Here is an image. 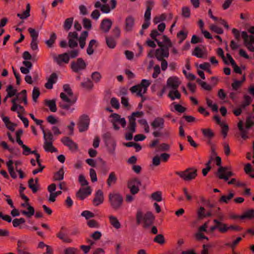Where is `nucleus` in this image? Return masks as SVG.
<instances>
[{"mask_svg": "<svg viewBox=\"0 0 254 254\" xmlns=\"http://www.w3.org/2000/svg\"><path fill=\"white\" fill-rule=\"evenodd\" d=\"M77 97L68 84H64V115L70 114L75 110L74 104Z\"/></svg>", "mask_w": 254, "mask_h": 254, "instance_id": "obj_1", "label": "nucleus"}, {"mask_svg": "<svg viewBox=\"0 0 254 254\" xmlns=\"http://www.w3.org/2000/svg\"><path fill=\"white\" fill-rule=\"evenodd\" d=\"M88 36V32L87 31L82 32L79 38L76 32H69L67 37V45L70 48H74L77 46L78 42H79L80 47L81 49H83Z\"/></svg>", "mask_w": 254, "mask_h": 254, "instance_id": "obj_2", "label": "nucleus"}, {"mask_svg": "<svg viewBox=\"0 0 254 254\" xmlns=\"http://www.w3.org/2000/svg\"><path fill=\"white\" fill-rule=\"evenodd\" d=\"M213 160L215 161L216 165L219 167L216 173L217 177L219 179L227 181L230 177L234 175L230 167L221 166V158L219 156H217Z\"/></svg>", "mask_w": 254, "mask_h": 254, "instance_id": "obj_3", "label": "nucleus"}, {"mask_svg": "<svg viewBox=\"0 0 254 254\" xmlns=\"http://www.w3.org/2000/svg\"><path fill=\"white\" fill-rule=\"evenodd\" d=\"M164 42L166 45L164 46L160 42H157L158 45L160 47L155 52V57L158 61H161L165 58H168L169 55V48L172 47V43L166 36H164Z\"/></svg>", "mask_w": 254, "mask_h": 254, "instance_id": "obj_4", "label": "nucleus"}, {"mask_svg": "<svg viewBox=\"0 0 254 254\" xmlns=\"http://www.w3.org/2000/svg\"><path fill=\"white\" fill-rule=\"evenodd\" d=\"M150 84L151 82L149 80L143 79L140 84L131 87L130 91L132 93H136L138 96L142 97L146 92L147 88Z\"/></svg>", "mask_w": 254, "mask_h": 254, "instance_id": "obj_5", "label": "nucleus"}, {"mask_svg": "<svg viewBox=\"0 0 254 254\" xmlns=\"http://www.w3.org/2000/svg\"><path fill=\"white\" fill-rule=\"evenodd\" d=\"M254 117L252 116H249L247 118L246 122V128H244L243 122L242 121H239L238 124V127L241 132V136L242 138L245 140L248 138V133L249 129L254 125Z\"/></svg>", "mask_w": 254, "mask_h": 254, "instance_id": "obj_6", "label": "nucleus"}, {"mask_svg": "<svg viewBox=\"0 0 254 254\" xmlns=\"http://www.w3.org/2000/svg\"><path fill=\"white\" fill-rule=\"evenodd\" d=\"M109 200L112 208L118 210L122 205L123 198L119 193L114 192L109 193Z\"/></svg>", "mask_w": 254, "mask_h": 254, "instance_id": "obj_7", "label": "nucleus"}, {"mask_svg": "<svg viewBox=\"0 0 254 254\" xmlns=\"http://www.w3.org/2000/svg\"><path fill=\"white\" fill-rule=\"evenodd\" d=\"M175 174L185 181H190L197 176V170L193 168H188L184 171H177Z\"/></svg>", "mask_w": 254, "mask_h": 254, "instance_id": "obj_8", "label": "nucleus"}, {"mask_svg": "<svg viewBox=\"0 0 254 254\" xmlns=\"http://www.w3.org/2000/svg\"><path fill=\"white\" fill-rule=\"evenodd\" d=\"M241 36L244 41V45L251 52H254V36L249 35L246 31H242Z\"/></svg>", "mask_w": 254, "mask_h": 254, "instance_id": "obj_9", "label": "nucleus"}, {"mask_svg": "<svg viewBox=\"0 0 254 254\" xmlns=\"http://www.w3.org/2000/svg\"><path fill=\"white\" fill-rule=\"evenodd\" d=\"M103 138L108 147L109 152L111 154H114L116 146V142L115 140L112 137L111 133L109 132L105 133L103 135Z\"/></svg>", "mask_w": 254, "mask_h": 254, "instance_id": "obj_10", "label": "nucleus"}, {"mask_svg": "<svg viewBox=\"0 0 254 254\" xmlns=\"http://www.w3.org/2000/svg\"><path fill=\"white\" fill-rule=\"evenodd\" d=\"M87 64L82 58H78L76 61H73L71 63V68L73 71L78 72L84 70Z\"/></svg>", "mask_w": 254, "mask_h": 254, "instance_id": "obj_11", "label": "nucleus"}, {"mask_svg": "<svg viewBox=\"0 0 254 254\" xmlns=\"http://www.w3.org/2000/svg\"><path fill=\"white\" fill-rule=\"evenodd\" d=\"M90 119L88 116L83 115L80 117L77 123V127L79 132H83L88 129Z\"/></svg>", "mask_w": 254, "mask_h": 254, "instance_id": "obj_12", "label": "nucleus"}, {"mask_svg": "<svg viewBox=\"0 0 254 254\" xmlns=\"http://www.w3.org/2000/svg\"><path fill=\"white\" fill-rule=\"evenodd\" d=\"M141 185L140 180L137 178H132L128 180L127 187L131 194H135L139 191V187Z\"/></svg>", "mask_w": 254, "mask_h": 254, "instance_id": "obj_13", "label": "nucleus"}, {"mask_svg": "<svg viewBox=\"0 0 254 254\" xmlns=\"http://www.w3.org/2000/svg\"><path fill=\"white\" fill-rule=\"evenodd\" d=\"M135 23L134 18L132 15H128L125 20L124 30L126 32L132 31Z\"/></svg>", "mask_w": 254, "mask_h": 254, "instance_id": "obj_14", "label": "nucleus"}, {"mask_svg": "<svg viewBox=\"0 0 254 254\" xmlns=\"http://www.w3.org/2000/svg\"><path fill=\"white\" fill-rule=\"evenodd\" d=\"M92 192V190L89 186L80 188L76 193V196L80 200H83Z\"/></svg>", "mask_w": 254, "mask_h": 254, "instance_id": "obj_15", "label": "nucleus"}, {"mask_svg": "<svg viewBox=\"0 0 254 254\" xmlns=\"http://www.w3.org/2000/svg\"><path fill=\"white\" fill-rule=\"evenodd\" d=\"M151 126L154 129H163L165 126V120L162 117H156L151 123Z\"/></svg>", "mask_w": 254, "mask_h": 254, "instance_id": "obj_16", "label": "nucleus"}, {"mask_svg": "<svg viewBox=\"0 0 254 254\" xmlns=\"http://www.w3.org/2000/svg\"><path fill=\"white\" fill-rule=\"evenodd\" d=\"M180 84V81L179 78L175 76L169 77L167 82V85L168 87L171 89H178L179 85Z\"/></svg>", "mask_w": 254, "mask_h": 254, "instance_id": "obj_17", "label": "nucleus"}, {"mask_svg": "<svg viewBox=\"0 0 254 254\" xmlns=\"http://www.w3.org/2000/svg\"><path fill=\"white\" fill-rule=\"evenodd\" d=\"M112 25V21L108 18L103 19L100 24V28L104 33H108Z\"/></svg>", "mask_w": 254, "mask_h": 254, "instance_id": "obj_18", "label": "nucleus"}, {"mask_svg": "<svg viewBox=\"0 0 254 254\" xmlns=\"http://www.w3.org/2000/svg\"><path fill=\"white\" fill-rule=\"evenodd\" d=\"M146 9L144 13V19L146 20H150L151 18V11L152 9L154 2L152 0H148L146 2Z\"/></svg>", "mask_w": 254, "mask_h": 254, "instance_id": "obj_19", "label": "nucleus"}, {"mask_svg": "<svg viewBox=\"0 0 254 254\" xmlns=\"http://www.w3.org/2000/svg\"><path fill=\"white\" fill-rule=\"evenodd\" d=\"M64 145L67 146L72 152L76 151L78 149L77 144L69 137H64Z\"/></svg>", "mask_w": 254, "mask_h": 254, "instance_id": "obj_20", "label": "nucleus"}, {"mask_svg": "<svg viewBox=\"0 0 254 254\" xmlns=\"http://www.w3.org/2000/svg\"><path fill=\"white\" fill-rule=\"evenodd\" d=\"M93 201L94 205L95 206H98L103 202V193L101 190H99L96 191Z\"/></svg>", "mask_w": 254, "mask_h": 254, "instance_id": "obj_21", "label": "nucleus"}, {"mask_svg": "<svg viewBox=\"0 0 254 254\" xmlns=\"http://www.w3.org/2000/svg\"><path fill=\"white\" fill-rule=\"evenodd\" d=\"M213 222L217 224V229L221 233H225L228 231V226L227 224L222 223L218 219H214Z\"/></svg>", "mask_w": 254, "mask_h": 254, "instance_id": "obj_22", "label": "nucleus"}, {"mask_svg": "<svg viewBox=\"0 0 254 254\" xmlns=\"http://www.w3.org/2000/svg\"><path fill=\"white\" fill-rule=\"evenodd\" d=\"M79 51L77 50H73L69 52L64 53V63H68L70 59H73L77 57Z\"/></svg>", "mask_w": 254, "mask_h": 254, "instance_id": "obj_23", "label": "nucleus"}, {"mask_svg": "<svg viewBox=\"0 0 254 254\" xmlns=\"http://www.w3.org/2000/svg\"><path fill=\"white\" fill-rule=\"evenodd\" d=\"M154 219V216L153 214L150 212H147L143 217V222L144 225L148 226L151 225Z\"/></svg>", "mask_w": 254, "mask_h": 254, "instance_id": "obj_24", "label": "nucleus"}, {"mask_svg": "<svg viewBox=\"0 0 254 254\" xmlns=\"http://www.w3.org/2000/svg\"><path fill=\"white\" fill-rule=\"evenodd\" d=\"M113 118L112 123H119L123 127L126 126V121L124 118H121V116L117 114H113L111 115Z\"/></svg>", "mask_w": 254, "mask_h": 254, "instance_id": "obj_25", "label": "nucleus"}, {"mask_svg": "<svg viewBox=\"0 0 254 254\" xmlns=\"http://www.w3.org/2000/svg\"><path fill=\"white\" fill-rule=\"evenodd\" d=\"M110 224L116 229H119L121 228V224L117 218L113 215L109 216Z\"/></svg>", "mask_w": 254, "mask_h": 254, "instance_id": "obj_26", "label": "nucleus"}, {"mask_svg": "<svg viewBox=\"0 0 254 254\" xmlns=\"http://www.w3.org/2000/svg\"><path fill=\"white\" fill-rule=\"evenodd\" d=\"M13 161L12 160H9L6 162V165L8 172L13 179H16L17 178V175L14 171V167L13 166Z\"/></svg>", "mask_w": 254, "mask_h": 254, "instance_id": "obj_27", "label": "nucleus"}, {"mask_svg": "<svg viewBox=\"0 0 254 254\" xmlns=\"http://www.w3.org/2000/svg\"><path fill=\"white\" fill-rule=\"evenodd\" d=\"M241 219L254 218V209H251L246 210L242 215L238 217Z\"/></svg>", "mask_w": 254, "mask_h": 254, "instance_id": "obj_28", "label": "nucleus"}, {"mask_svg": "<svg viewBox=\"0 0 254 254\" xmlns=\"http://www.w3.org/2000/svg\"><path fill=\"white\" fill-rule=\"evenodd\" d=\"M28 207L27 208L28 211L21 210V213L22 215H25L27 218H30L35 213V209L34 207L31 206L29 204H27Z\"/></svg>", "mask_w": 254, "mask_h": 254, "instance_id": "obj_29", "label": "nucleus"}, {"mask_svg": "<svg viewBox=\"0 0 254 254\" xmlns=\"http://www.w3.org/2000/svg\"><path fill=\"white\" fill-rule=\"evenodd\" d=\"M30 9H31L30 5L29 3H27L26 4V10L23 12L22 14L17 13V16L21 19H27L30 15Z\"/></svg>", "mask_w": 254, "mask_h": 254, "instance_id": "obj_30", "label": "nucleus"}, {"mask_svg": "<svg viewBox=\"0 0 254 254\" xmlns=\"http://www.w3.org/2000/svg\"><path fill=\"white\" fill-rule=\"evenodd\" d=\"M45 104L49 107L50 111L52 112H56L57 110L56 104V100H45Z\"/></svg>", "mask_w": 254, "mask_h": 254, "instance_id": "obj_31", "label": "nucleus"}, {"mask_svg": "<svg viewBox=\"0 0 254 254\" xmlns=\"http://www.w3.org/2000/svg\"><path fill=\"white\" fill-rule=\"evenodd\" d=\"M43 147L46 152H54L57 149L53 146L52 141H44Z\"/></svg>", "mask_w": 254, "mask_h": 254, "instance_id": "obj_32", "label": "nucleus"}, {"mask_svg": "<svg viewBox=\"0 0 254 254\" xmlns=\"http://www.w3.org/2000/svg\"><path fill=\"white\" fill-rule=\"evenodd\" d=\"M64 179V167H62L60 169L55 173L53 176L54 181H60Z\"/></svg>", "mask_w": 254, "mask_h": 254, "instance_id": "obj_33", "label": "nucleus"}, {"mask_svg": "<svg viewBox=\"0 0 254 254\" xmlns=\"http://www.w3.org/2000/svg\"><path fill=\"white\" fill-rule=\"evenodd\" d=\"M53 58L54 61L59 66H63L64 64V54L56 55L53 54Z\"/></svg>", "mask_w": 254, "mask_h": 254, "instance_id": "obj_34", "label": "nucleus"}, {"mask_svg": "<svg viewBox=\"0 0 254 254\" xmlns=\"http://www.w3.org/2000/svg\"><path fill=\"white\" fill-rule=\"evenodd\" d=\"M135 119L129 117V125L127 127L128 131L134 133L136 130Z\"/></svg>", "mask_w": 254, "mask_h": 254, "instance_id": "obj_35", "label": "nucleus"}, {"mask_svg": "<svg viewBox=\"0 0 254 254\" xmlns=\"http://www.w3.org/2000/svg\"><path fill=\"white\" fill-rule=\"evenodd\" d=\"M168 97L172 100H174L175 99H180L181 94L177 89H171L168 94Z\"/></svg>", "mask_w": 254, "mask_h": 254, "instance_id": "obj_36", "label": "nucleus"}, {"mask_svg": "<svg viewBox=\"0 0 254 254\" xmlns=\"http://www.w3.org/2000/svg\"><path fill=\"white\" fill-rule=\"evenodd\" d=\"M106 44L108 47L111 49H113L116 45V38L109 36L106 37Z\"/></svg>", "mask_w": 254, "mask_h": 254, "instance_id": "obj_37", "label": "nucleus"}, {"mask_svg": "<svg viewBox=\"0 0 254 254\" xmlns=\"http://www.w3.org/2000/svg\"><path fill=\"white\" fill-rule=\"evenodd\" d=\"M117 181V177L114 172L110 173L107 181V184L109 187H111L112 184L116 183Z\"/></svg>", "mask_w": 254, "mask_h": 254, "instance_id": "obj_38", "label": "nucleus"}, {"mask_svg": "<svg viewBox=\"0 0 254 254\" xmlns=\"http://www.w3.org/2000/svg\"><path fill=\"white\" fill-rule=\"evenodd\" d=\"M234 196L233 192H230L227 195H222L219 199V202L222 203H228L229 201L231 200Z\"/></svg>", "mask_w": 254, "mask_h": 254, "instance_id": "obj_39", "label": "nucleus"}, {"mask_svg": "<svg viewBox=\"0 0 254 254\" xmlns=\"http://www.w3.org/2000/svg\"><path fill=\"white\" fill-rule=\"evenodd\" d=\"M242 240L241 237H238L236 240L233 241L232 243H227L225 244L226 246L230 248L232 251L234 250L236 246L238 245L239 242Z\"/></svg>", "mask_w": 254, "mask_h": 254, "instance_id": "obj_40", "label": "nucleus"}, {"mask_svg": "<svg viewBox=\"0 0 254 254\" xmlns=\"http://www.w3.org/2000/svg\"><path fill=\"white\" fill-rule=\"evenodd\" d=\"M12 222L13 226L14 227L16 228L19 226V229H21V227L20 226V225L25 223V220L23 218H15L12 220Z\"/></svg>", "mask_w": 254, "mask_h": 254, "instance_id": "obj_41", "label": "nucleus"}, {"mask_svg": "<svg viewBox=\"0 0 254 254\" xmlns=\"http://www.w3.org/2000/svg\"><path fill=\"white\" fill-rule=\"evenodd\" d=\"M198 217L199 218H202L205 217L210 216L211 215V212H205L204 207H200L197 212Z\"/></svg>", "mask_w": 254, "mask_h": 254, "instance_id": "obj_42", "label": "nucleus"}, {"mask_svg": "<svg viewBox=\"0 0 254 254\" xmlns=\"http://www.w3.org/2000/svg\"><path fill=\"white\" fill-rule=\"evenodd\" d=\"M73 18L69 17L64 20V30L68 31L72 26Z\"/></svg>", "mask_w": 254, "mask_h": 254, "instance_id": "obj_43", "label": "nucleus"}, {"mask_svg": "<svg viewBox=\"0 0 254 254\" xmlns=\"http://www.w3.org/2000/svg\"><path fill=\"white\" fill-rule=\"evenodd\" d=\"M252 102V98L247 95L244 96V102L241 105L242 108H245L248 106Z\"/></svg>", "mask_w": 254, "mask_h": 254, "instance_id": "obj_44", "label": "nucleus"}, {"mask_svg": "<svg viewBox=\"0 0 254 254\" xmlns=\"http://www.w3.org/2000/svg\"><path fill=\"white\" fill-rule=\"evenodd\" d=\"M201 131L205 137L211 139L214 136V133L210 128H202Z\"/></svg>", "mask_w": 254, "mask_h": 254, "instance_id": "obj_45", "label": "nucleus"}, {"mask_svg": "<svg viewBox=\"0 0 254 254\" xmlns=\"http://www.w3.org/2000/svg\"><path fill=\"white\" fill-rule=\"evenodd\" d=\"M1 118L5 124L6 127L7 128L11 131L13 132L15 130V128H13L11 126H8V124H11V122L9 120V118L8 117L4 116L3 115L1 116Z\"/></svg>", "mask_w": 254, "mask_h": 254, "instance_id": "obj_46", "label": "nucleus"}, {"mask_svg": "<svg viewBox=\"0 0 254 254\" xmlns=\"http://www.w3.org/2000/svg\"><path fill=\"white\" fill-rule=\"evenodd\" d=\"M57 36L55 33H53L50 36L49 40L46 41L45 43L48 47L51 48L53 47L54 43L56 39Z\"/></svg>", "mask_w": 254, "mask_h": 254, "instance_id": "obj_47", "label": "nucleus"}, {"mask_svg": "<svg viewBox=\"0 0 254 254\" xmlns=\"http://www.w3.org/2000/svg\"><path fill=\"white\" fill-rule=\"evenodd\" d=\"M6 91L7 92L6 98H9L14 96L16 94L17 90L13 89L12 86L9 85L7 87Z\"/></svg>", "mask_w": 254, "mask_h": 254, "instance_id": "obj_48", "label": "nucleus"}, {"mask_svg": "<svg viewBox=\"0 0 254 254\" xmlns=\"http://www.w3.org/2000/svg\"><path fill=\"white\" fill-rule=\"evenodd\" d=\"M151 198L158 202H160L162 200V192L160 191H156L152 193L151 195Z\"/></svg>", "mask_w": 254, "mask_h": 254, "instance_id": "obj_49", "label": "nucleus"}, {"mask_svg": "<svg viewBox=\"0 0 254 254\" xmlns=\"http://www.w3.org/2000/svg\"><path fill=\"white\" fill-rule=\"evenodd\" d=\"M96 43V41L94 39H92L90 41L87 49V53L89 55L93 54L94 52L93 47L95 45Z\"/></svg>", "mask_w": 254, "mask_h": 254, "instance_id": "obj_50", "label": "nucleus"}, {"mask_svg": "<svg viewBox=\"0 0 254 254\" xmlns=\"http://www.w3.org/2000/svg\"><path fill=\"white\" fill-rule=\"evenodd\" d=\"M203 54H204V53H203L202 50L198 47H196L194 49V50L192 54V55L193 56H195L198 58H202Z\"/></svg>", "mask_w": 254, "mask_h": 254, "instance_id": "obj_51", "label": "nucleus"}, {"mask_svg": "<svg viewBox=\"0 0 254 254\" xmlns=\"http://www.w3.org/2000/svg\"><path fill=\"white\" fill-rule=\"evenodd\" d=\"M196 82L201 85V86L205 90L210 91L212 89V87L209 84L204 81H201L199 79L196 80Z\"/></svg>", "mask_w": 254, "mask_h": 254, "instance_id": "obj_52", "label": "nucleus"}, {"mask_svg": "<svg viewBox=\"0 0 254 254\" xmlns=\"http://www.w3.org/2000/svg\"><path fill=\"white\" fill-rule=\"evenodd\" d=\"M242 83L241 81L238 80H234L231 84V86L233 90L240 91L239 89L242 86Z\"/></svg>", "mask_w": 254, "mask_h": 254, "instance_id": "obj_53", "label": "nucleus"}, {"mask_svg": "<svg viewBox=\"0 0 254 254\" xmlns=\"http://www.w3.org/2000/svg\"><path fill=\"white\" fill-rule=\"evenodd\" d=\"M23 131L22 129H19L16 132V140L17 143L21 145L23 144L22 140L21 139V136L23 134Z\"/></svg>", "mask_w": 254, "mask_h": 254, "instance_id": "obj_54", "label": "nucleus"}, {"mask_svg": "<svg viewBox=\"0 0 254 254\" xmlns=\"http://www.w3.org/2000/svg\"><path fill=\"white\" fill-rule=\"evenodd\" d=\"M75 126V123L71 121L69 125H67L66 127V132L68 135H72L73 133V129Z\"/></svg>", "mask_w": 254, "mask_h": 254, "instance_id": "obj_55", "label": "nucleus"}, {"mask_svg": "<svg viewBox=\"0 0 254 254\" xmlns=\"http://www.w3.org/2000/svg\"><path fill=\"white\" fill-rule=\"evenodd\" d=\"M28 31L32 38V40H38V32H37L35 29L32 28H29L28 29Z\"/></svg>", "mask_w": 254, "mask_h": 254, "instance_id": "obj_56", "label": "nucleus"}, {"mask_svg": "<svg viewBox=\"0 0 254 254\" xmlns=\"http://www.w3.org/2000/svg\"><path fill=\"white\" fill-rule=\"evenodd\" d=\"M188 33L184 31H180L177 33V38L179 39V43H181L187 37Z\"/></svg>", "mask_w": 254, "mask_h": 254, "instance_id": "obj_57", "label": "nucleus"}, {"mask_svg": "<svg viewBox=\"0 0 254 254\" xmlns=\"http://www.w3.org/2000/svg\"><path fill=\"white\" fill-rule=\"evenodd\" d=\"M40 94V92L39 89L37 87H34L32 91V99L34 102L37 101Z\"/></svg>", "mask_w": 254, "mask_h": 254, "instance_id": "obj_58", "label": "nucleus"}, {"mask_svg": "<svg viewBox=\"0 0 254 254\" xmlns=\"http://www.w3.org/2000/svg\"><path fill=\"white\" fill-rule=\"evenodd\" d=\"M221 127V133L223 134L224 138H226L227 135V133L229 129L228 126L225 123L220 124Z\"/></svg>", "mask_w": 254, "mask_h": 254, "instance_id": "obj_59", "label": "nucleus"}, {"mask_svg": "<svg viewBox=\"0 0 254 254\" xmlns=\"http://www.w3.org/2000/svg\"><path fill=\"white\" fill-rule=\"evenodd\" d=\"M44 139L45 141H52L53 139V135L50 131H48L47 133L45 130H43Z\"/></svg>", "mask_w": 254, "mask_h": 254, "instance_id": "obj_60", "label": "nucleus"}, {"mask_svg": "<svg viewBox=\"0 0 254 254\" xmlns=\"http://www.w3.org/2000/svg\"><path fill=\"white\" fill-rule=\"evenodd\" d=\"M210 29L217 34H221L223 33V30L222 28L214 24L211 25L210 26Z\"/></svg>", "mask_w": 254, "mask_h": 254, "instance_id": "obj_61", "label": "nucleus"}, {"mask_svg": "<svg viewBox=\"0 0 254 254\" xmlns=\"http://www.w3.org/2000/svg\"><path fill=\"white\" fill-rule=\"evenodd\" d=\"M112 33L114 38L118 39L121 35V30L119 26L115 27L112 30Z\"/></svg>", "mask_w": 254, "mask_h": 254, "instance_id": "obj_62", "label": "nucleus"}, {"mask_svg": "<svg viewBox=\"0 0 254 254\" xmlns=\"http://www.w3.org/2000/svg\"><path fill=\"white\" fill-rule=\"evenodd\" d=\"M81 86L86 89H91L93 86L92 82L90 79H87L85 82L81 83Z\"/></svg>", "mask_w": 254, "mask_h": 254, "instance_id": "obj_63", "label": "nucleus"}, {"mask_svg": "<svg viewBox=\"0 0 254 254\" xmlns=\"http://www.w3.org/2000/svg\"><path fill=\"white\" fill-rule=\"evenodd\" d=\"M64 254H78V253L77 249L69 247L64 250Z\"/></svg>", "mask_w": 254, "mask_h": 254, "instance_id": "obj_64", "label": "nucleus"}]
</instances>
